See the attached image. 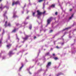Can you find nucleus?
<instances>
[{"label": "nucleus", "mask_w": 76, "mask_h": 76, "mask_svg": "<svg viewBox=\"0 0 76 76\" xmlns=\"http://www.w3.org/2000/svg\"><path fill=\"white\" fill-rule=\"evenodd\" d=\"M37 17L38 18H39V17L38 16H41L42 14H44L45 13V11H44L42 13L39 12V11L38 10L37 11Z\"/></svg>", "instance_id": "1"}, {"label": "nucleus", "mask_w": 76, "mask_h": 76, "mask_svg": "<svg viewBox=\"0 0 76 76\" xmlns=\"http://www.w3.org/2000/svg\"><path fill=\"white\" fill-rule=\"evenodd\" d=\"M53 20V18L51 17L50 18H49V19H48V20H47V25H48V24H49L50 23V22H51V20Z\"/></svg>", "instance_id": "2"}, {"label": "nucleus", "mask_w": 76, "mask_h": 76, "mask_svg": "<svg viewBox=\"0 0 76 76\" xmlns=\"http://www.w3.org/2000/svg\"><path fill=\"white\" fill-rule=\"evenodd\" d=\"M7 21H6L4 25V26H5V27H6L7 26H11V24L10 23H8V25H7Z\"/></svg>", "instance_id": "3"}, {"label": "nucleus", "mask_w": 76, "mask_h": 76, "mask_svg": "<svg viewBox=\"0 0 76 76\" xmlns=\"http://www.w3.org/2000/svg\"><path fill=\"white\" fill-rule=\"evenodd\" d=\"M19 4V2L17 1L16 2H15V1H14L12 3V5L13 6V5H15V4Z\"/></svg>", "instance_id": "4"}, {"label": "nucleus", "mask_w": 76, "mask_h": 76, "mask_svg": "<svg viewBox=\"0 0 76 76\" xmlns=\"http://www.w3.org/2000/svg\"><path fill=\"white\" fill-rule=\"evenodd\" d=\"M51 62H48L47 66V68H48V67H50V66H51Z\"/></svg>", "instance_id": "5"}, {"label": "nucleus", "mask_w": 76, "mask_h": 76, "mask_svg": "<svg viewBox=\"0 0 76 76\" xmlns=\"http://www.w3.org/2000/svg\"><path fill=\"white\" fill-rule=\"evenodd\" d=\"M12 54H13V53L12 52V51H10L9 53V56H11Z\"/></svg>", "instance_id": "6"}, {"label": "nucleus", "mask_w": 76, "mask_h": 76, "mask_svg": "<svg viewBox=\"0 0 76 76\" xmlns=\"http://www.w3.org/2000/svg\"><path fill=\"white\" fill-rule=\"evenodd\" d=\"M50 8H54L55 7V5L53 4L51 6H50Z\"/></svg>", "instance_id": "7"}, {"label": "nucleus", "mask_w": 76, "mask_h": 76, "mask_svg": "<svg viewBox=\"0 0 76 76\" xmlns=\"http://www.w3.org/2000/svg\"><path fill=\"white\" fill-rule=\"evenodd\" d=\"M28 36H26V37L25 38H23V39H24V41H25V40H26V39H27V38H28Z\"/></svg>", "instance_id": "8"}, {"label": "nucleus", "mask_w": 76, "mask_h": 76, "mask_svg": "<svg viewBox=\"0 0 76 76\" xmlns=\"http://www.w3.org/2000/svg\"><path fill=\"white\" fill-rule=\"evenodd\" d=\"M17 17V16H16V15H15V13H14L13 18H16Z\"/></svg>", "instance_id": "9"}, {"label": "nucleus", "mask_w": 76, "mask_h": 76, "mask_svg": "<svg viewBox=\"0 0 76 76\" xmlns=\"http://www.w3.org/2000/svg\"><path fill=\"white\" fill-rule=\"evenodd\" d=\"M73 14H72V15L69 18V20H70V19H71L72 18H73Z\"/></svg>", "instance_id": "10"}, {"label": "nucleus", "mask_w": 76, "mask_h": 76, "mask_svg": "<svg viewBox=\"0 0 76 76\" xmlns=\"http://www.w3.org/2000/svg\"><path fill=\"white\" fill-rule=\"evenodd\" d=\"M23 67V65H22V66L20 68L19 70V71H20L21 70V69H22V67Z\"/></svg>", "instance_id": "11"}, {"label": "nucleus", "mask_w": 76, "mask_h": 76, "mask_svg": "<svg viewBox=\"0 0 76 76\" xmlns=\"http://www.w3.org/2000/svg\"><path fill=\"white\" fill-rule=\"evenodd\" d=\"M10 46H11V45H7V47L8 48H9L10 47Z\"/></svg>", "instance_id": "12"}, {"label": "nucleus", "mask_w": 76, "mask_h": 76, "mask_svg": "<svg viewBox=\"0 0 76 76\" xmlns=\"http://www.w3.org/2000/svg\"><path fill=\"white\" fill-rule=\"evenodd\" d=\"M45 0H39V3H41V2H42V1H45Z\"/></svg>", "instance_id": "13"}, {"label": "nucleus", "mask_w": 76, "mask_h": 76, "mask_svg": "<svg viewBox=\"0 0 76 76\" xmlns=\"http://www.w3.org/2000/svg\"><path fill=\"white\" fill-rule=\"evenodd\" d=\"M54 59L56 60H58V58H57V57H55L54 58Z\"/></svg>", "instance_id": "14"}, {"label": "nucleus", "mask_w": 76, "mask_h": 76, "mask_svg": "<svg viewBox=\"0 0 76 76\" xmlns=\"http://www.w3.org/2000/svg\"><path fill=\"white\" fill-rule=\"evenodd\" d=\"M4 16L5 18H6L7 19V16H6V15H5V14H4Z\"/></svg>", "instance_id": "15"}, {"label": "nucleus", "mask_w": 76, "mask_h": 76, "mask_svg": "<svg viewBox=\"0 0 76 76\" xmlns=\"http://www.w3.org/2000/svg\"><path fill=\"white\" fill-rule=\"evenodd\" d=\"M70 28V27L67 28H66L65 29H64L63 31H65V30H66V29H68Z\"/></svg>", "instance_id": "16"}, {"label": "nucleus", "mask_w": 76, "mask_h": 76, "mask_svg": "<svg viewBox=\"0 0 76 76\" xmlns=\"http://www.w3.org/2000/svg\"><path fill=\"white\" fill-rule=\"evenodd\" d=\"M61 75V73H60L58 74H57V76H60V75Z\"/></svg>", "instance_id": "17"}, {"label": "nucleus", "mask_w": 76, "mask_h": 76, "mask_svg": "<svg viewBox=\"0 0 76 76\" xmlns=\"http://www.w3.org/2000/svg\"><path fill=\"white\" fill-rule=\"evenodd\" d=\"M16 29H15L14 30L12 31V32H16Z\"/></svg>", "instance_id": "18"}, {"label": "nucleus", "mask_w": 76, "mask_h": 76, "mask_svg": "<svg viewBox=\"0 0 76 76\" xmlns=\"http://www.w3.org/2000/svg\"><path fill=\"white\" fill-rule=\"evenodd\" d=\"M35 12L33 13V15L34 16H35Z\"/></svg>", "instance_id": "19"}, {"label": "nucleus", "mask_w": 76, "mask_h": 76, "mask_svg": "<svg viewBox=\"0 0 76 76\" xmlns=\"http://www.w3.org/2000/svg\"><path fill=\"white\" fill-rule=\"evenodd\" d=\"M29 28L30 29H31L32 28V26H31L29 27Z\"/></svg>", "instance_id": "20"}, {"label": "nucleus", "mask_w": 76, "mask_h": 76, "mask_svg": "<svg viewBox=\"0 0 76 76\" xmlns=\"http://www.w3.org/2000/svg\"><path fill=\"white\" fill-rule=\"evenodd\" d=\"M49 53H48L46 54V56H48V55H49Z\"/></svg>", "instance_id": "21"}, {"label": "nucleus", "mask_w": 76, "mask_h": 76, "mask_svg": "<svg viewBox=\"0 0 76 76\" xmlns=\"http://www.w3.org/2000/svg\"><path fill=\"white\" fill-rule=\"evenodd\" d=\"M24 23V24H25V25H26V24H27L28 23H26V22H25Z\"/></svg>", "instance_id": "22"}, {"label": "nucleus", "mask_w": 76, "mask_h": 76, "mask_svg": "<svg viewBox=\"0 0 76 76\" xmlns=\"http://www.w3.org/2000/svg\"><path fill=\"white\" fill-rule=\"evenodd\" d=\"M53 32V30H51L50 31V32L51 33V32Z\"/></svg>", "instance_id": "23"}, {"label": "nucleus", "mask_w": 76, "mask_h": 76, "mask_svg": "<svg viewBox=\"0 0 76 76\" xmlns=\"http://www.w3.org/2000/svg\"><path fill=\"white\" fill-rule=\"evenodd\" d=\"M4 32V30H3V33H2V34H3V33Z\"/></svg>", "instance_id": "24"}, {"label": "nucleus", "mask_w": 76, "mask_h": 76, "mask_svg": "<svg viewBox=\"0 0 76 76\" xmlns=\"http://www.w3.org/2000/svg\"><path fill=\"white\" fill-rule=\"evenodd\" d=\"M4 7H0V9H2V8H4Z\"/></svg>", "instance_id": "25"}, {"label": "nucleus", "mask_w": 76, "mask_h": 76, "mask_svg": "<svg viewBox=\"0 0 76 76\" xmlns=\"http://www.w3.org/2000/svg\"><path fill=\"white\" fill-rule=\"evenodd\" d=\"M55 15H57V12H56L55 13Z\"/></svg>", "instance_id": "26"}, {"label": "nucleus", "mask_w": 76, "mask_h": 76, "mask_svg": "<svg viewBox=\"0 0 76 76\" xmlns=\"http://www.w3.org/2000/svg\"><path fill=\"white\" fill-rule=\"evenodd\" d=\"M17 39H18V40H19V38H18V37L17 36Z\"/></svg>", "instance_id": "27"}, {"label": "nucleus", "mask_w": 76, "mask_h": 76, "mask_svg": "<svg viewBox=\"0 0 76 76\" xmlns=\"http://www.w3.org/2000/svg\"><path fill=\"white\" fill-rule=\"evenodd\" d=\"M56 48H59V47H58V46H56Z\"/></svg>", "instance_id": "28"}, {"label": "nucleus", "mask_w": 76, "mask_h": 76, "mask_svg": "<svg viewBox=\"0 0 76 76\" xmlns=\"http://www.w3.org/2000/svg\"><path fill=\"white\" fill-rule=\"evenodd\" d=\"M29 17H27L26 19H29Z\"/></svg>", "instance_id": "29"}, {"label": "nucleus", "mask_w": 76, "mask_h": 76, "mask_svg": "<svg viewBox=\"0 0 76 76\" xmlns=\"http://www.w3.org/2000/svg\"><path fill=\"white\" fill-rule=\"evenodd\" d=\"M44 4H43V9H44Z\"/></svg>", "instance_id": "30"}, {"label": "nucleus", "mask_w": 76, "mask_h": 76, "mask_svg": "<svg viewBox=\"0 0 76 76\" xmlns=\"http://www.w3.org/2000/svg\"><path fill=\"white\" fill-rule=\"evenodd\" d=\"M53 56H55V54H54V53L53 54Z\"/></svg>", "instance_id": "31"}, {"label": "nucleus", "mask_w": 76, "mask_h": 76, "mask_svg": "<svg viewBox=\"0 0 76 76\" xmlns=\"http://www.w3.org/2000/svg\"><path fill=\"white\" fill-rule=\"evenodd\" d=\"M36 38V37L35 36L34 37V39H35V38Z\"/></svg>", "instance_id": "32"}, {"label": "nucleus", "mask_w": 76, "mask_h": 76, "mask_svg": "<svg viewBox=\"0 0 76 76\" xmlns=\"http://www.w3.org/2000/svg\"><path fill=\"white\" fill-rule=\"evenodd\" d=\"M1 40L0 41V44H1Z\"/></svg>", "instance_id": "33"}, {"label": "nucleus", "mask_w": 76, "mask_h": 76, "mask_svg": "<svg viewBox=\"0 0 76 76\" xmlns=\"http://www.w3.org/2000/svg\"><path fill=\"white\" fill-rule=\"evenodd\" d=\"M63 44H64V43H61V45H63Z\"/></svg>", "instance_id": "34"}, {"label": "nucleus", "mask_w": 76, "mask_h": 76, "mask_svg": "<svg viewBox=\"0 0 76 76\" xmlns=\"http://www.w3.org/2000/svg\"><path fill=\"white\" fill-rule=\"evenodd\" d=\"M72 9H71L70 10V11H72Z\"/></svg>", "instance_id": "35"}, {"label": "nucleus", "mask_w": 76, "mask_h": 76, "mask_svg": "<svg viewBox=\"0 0 76 76\" xmlns=\"http://www.w3.org/2000/svg\"><path fill=\"white\" fill-rule=\"evenodd\" d=\"M19 25V24H16V25Z\"/></svg>", "instance_id": "36"}, {"label": "nucleus", "mask_w": 76, "mask_h": 76, "mask_svg": "<svg viewBox=\"0 0 76 76\" xmlns=\"http://www.w3.org/2000/svg\"><path fill=\"white\" fill-rule=\"evenodd\" d=\"M4 57H3V59H4Z\"/></svg>", "instance_id": "37"}, {"label": "nucleus", "mask_w": 76, "mask_h": 76, "mask_svg": "<svg viewBox=\"0 0 76 76\" xmlns=\"http://www.w3.org/2000/svg\"><path fill=\"white\" fill-rule=\"evenodd\" d=\"M29 74H31V73L30 72H29Z\"/></svg>", "instance_id": "38"}, {"label": "nucleus", "mask_w": 76, "mask_h": 76, "mask_svg": "<svg viewBox=\"0 0 76 76\" xmlns=\"http://www.w3.org/2000/svg\"><path fill=\"white\" fill-rule=\"evenodd\" d=\"M2 0H0V1H1Z\"/></svg>", "instance_id": "39"}, {"label": "nucleus", "mask_w": 76, "mask_h": 76, "mask_svg": "<svg viewBox=\"0 0 76 76\" xmlns=\"http://www.w3.org/2000/svg\"><path fill=\"white\" fill-rule=\"evenodd\" d=\"M25 6H26V5H24V7H25Z\"/></svg>", "instance_id": "40"}, {"label": "nucleus", "mask_w": 76, "mask_h": 76, "mask_svg": "<svg viewBox=\"0 0 76 76\" xmlns=\"http://www.w3.org/2000/svg\"><path fill=\"white\" fill-rule=\"evenodd\" d=\"M48 2H47V4H48Z\"/></svg>", "instance_id": "41"}, {"label": "nucleus", "mask_w": 76, "mask_h": 76, "mask_svg": "<svg viewBox=\"0 0 76 76\" xmlns=\"http://www.w3.org/2000/svg\"><path fill=\"white\" fill-rule=\"evenodd\" d=\"M22 13H23V12H22Z\"/></svg>", "instance_id": "42"}, {"label": "nucleus", "mask_w": 76, "mask_h": 76, "mask_svg": "<svg viewBox=\"0 0 76 76\" xmlns=\"http://www.w3.org/2000/svg\"><path fill=\"white\" fill-rule=\"evenodd\" d=\"M7 13V12H5V13Z\"/></svg>", "instance_id": "43"}, {"label": "nucleus", "mask_w": 76, "mask_h": 76, "mask_svg": "<svg viewBox=\"0 0 76 76\" xmlns=\"http://www.w3.org/2000/svg\"><path fill=\"white\" fill-rule=\"evenodd\" d=\"M1 29H0V31H1Z\"/></svg>", "instance_id": "44"}, {"label": "nucleus", "mask_w": 76, "mask_h": 76, "mask_svg": "<svg viewBox=\"0 0 76 76\" xmlns=\"http://www.w3.org/2000/svg\"><path fill=\"white\" fill-rule=\"evenodd\" d=\"M63 39V40H64V39Z\"/></svg>", "instance_id": "45"}, {"label": "nucleus", "mask_w": 76, "mask_h": 76, "mask_svg": "<svg viewBox=\"0 0 76 76\" xmlns=\"http://www.w3.org/2000/svg\"><path fill=\"white\" fill-rule=\"evenodd\" d=\"M21 47V46H20L19 47Z\"/></svg>", "instance_id": "46"}, {"label": "nucleus", "mask_w": 76, "mask_h": 76, "mask_svg": "<svg viewBox=\"0 0 76 76\" xmlns=\"http://www.w3.org/2000/svg\"><path fill=\"white\" fill-rule=\"evenodd\" d=\"M49 76H51V75H50Z\"/></svg>", "instance_id": "47"}]
</instances>
